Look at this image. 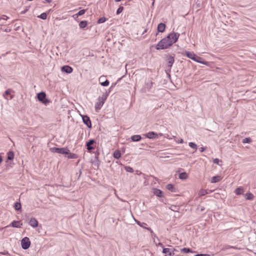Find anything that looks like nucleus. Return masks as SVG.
<instances>
[{
    "instance_id": "a19ab883",
    "label": "nucleus",
    "mask_w": 256,
    "mask_h": 256,
    "mask_svg": "<svg viewBox=\"0 0 256 256\" xmlns=\"http://www.w3.org/2000/svg\"><path fill=\"white\" fill-rule=\"evenodd\" d=\"M182 252H184L185 253H188L191 252V250L189 248H183L182 249Z\"/></svg>"
},
{
    "instance_id": "a211bd4d",
    "label": "nucleus",
    "mask_w": 256,
    "mask_h": 256,
    "mask_svg": "<svg viewBox=\"0 0 256 256\" xmlns=\"http://www.w3.org/2000/svg\"><path fill=\"white\" fill-rule=\"evenodd\" d=\"M166 188L168 190L172 192H176V189L174 187V186L172 184H168L166 186Z\"/></svg>"
},
{
    "instance_id": "052dcab7",
    "label": "nucleus",
    "mask_w": 256,
    "mask_h": 256,
    "mask_svg": "<svg viewBox=\"0 0 256 256\" xmlns=\"http://www.w3.org/2000/svg\"><path fill=\"white\" fill-rule=\"evenodd\" d=\"M102 80V77H100V78H99V80Z\"/></svg>"
},
{
    "instance_id": "8fccbe9b",
    "label": "nucleus",
    "mask_w": 256,
    "mask_h": 256,
    "mask_svg": "<svg viewBox=\"0 0 256 256\" xmlns=\"http://www.w3.org/2000/svg\"><path fill=\"white\" fill-rule=\"evenodd\" d=\"M200 152H204V151L205 150H206V148H203V147H202V148H200Z\"/></svg>"
},
{
    "instance_id": "3c124183",
    "label": "nucleus",
    "mask_w": 256,
    "mask_h": 256,
    "mask_svg": "<svg viewBox=\"0 0 256 256\" xmlns=\"http://www.w3.org/2000/svg\"><path fill=\"white\" fill-rule=\"evenodd\" d=\"M52 0H45V2H48V3H50L52 2Z\"/></svg>"
},
{
    "instance_id": "09e8293b",
    "label": "nucleus",
    "mask_w": 256,
    "mask_h": 256,
    "mask_svg": "<svg viewBox=\"0 0 256 256\" xmlns=\"http://www.w3.org/2000/svg\"><path fill=\"white\" fill-rule=\"evenodd\" d=\"M194 256H210V255L208 254H198Z\"/></svg>"
},
{
    "instance_id": "4c0bfd02",
    "label": "nucleus",
    "mask_w": 256,
    "mask_h": 256,
    "mask_svg": "<svg viewBox=\"0 0 256 256\" xmlns=\"http://www.w3.org/2000/svg\"><path fill=\"white\" fill-rule=\"evenodd\" d=\"M109 81L106 80L104 82H100V84L104 86H106L109 84Z\"/></svg>"
},
{
    "instance_id": "5fc2aeb1",
    "label": "nucleus",
    "mask_w": 256,
    "mask_h": 256,
    "mask_svg": "<svg viewBox=\"0 0 256 256\" xmlns=\"http://www.w3.org/2000/svg\"><path fill=\"white\" fill-rule=\"evenodd\" d=\"M204 210V207L201 208H200V211H201V212H202V211H203Z\"/></svg>"
},
{
    "instance_id": "423d86ee",
    "label": "nucleus",
    "mask_w": 256,
    "mask_h": 256,
    "mask_svg": "<svg viewBox=\"0 0 256 256\" xmlns=\"http://www.w3.org/2000/svg\"><path fill=\"white\" fill-rule=\"evenodd\" d=\"M84 123L88 128H92V123L90 118L86 115L82 116Z\"/></svg>"
},
{
    "instance_id": "9d476101",
    "label": "nucleus",
    "mask_w": 256,
    "mask_h": 256,
    "mask_svg": "<svg viewBox=\"0 0 256 256\" xmlns=\"http://www.w3.org/2000/svg\"><path fill=\"white\" fill-rule=\"evenodd\" d=\"M174 250H172L169 248H164L162 252L168 256H173L174 254Z\"/></svg>"
},
{
    "instance_id": "ea45409f",
    "label": "nucleus",
    "mask_w": 256,
    "mask_h": 256,
    "mask_svg": "<svg viewBox=\"0 0 256 256\" xmlns=\"http://www.w3.org/2000/svg\"><path fill=\"white\" fill-rule=\"evenodd\" d=\"M125 170L128 172H134V170L132 169V168H131L130 166H126V167H125Z\"/></svg>"
},
{
    "instance_id": "a878e982",
    "label": "nucleus",
    "mask_w": 256,
    "mask_h": 256,
    "mask_svg": "<svg viewBox=\"0 0 256 256\" xmlns=\"http://www.w3.org/2000/svg\"><path fill=\"white\" fill-rule=\"evenodd\" d=\"M254 195L250 192H247L245 195L246 198L248 200H252L254 198Z\"/></svg>"
},
{
    "instance_id": "79ce46f5",
    "label": "nucleus",
    "mask_w": 256,
    "mask_h": 256,
    "mask_svg": "<svg viewBox=\"0 0 256 256\" xmlns=\"http://www.w3.org/2000/svg\"><path fill=\"white\" fill-rule=\"evenodd\" d=\"M136 222L138 224L139 226H140L144 228V225H146V223H144V222L141 223L140 222H139L138 220H136Z\"/></svg>"
},
{
    "instance_id": "dca6fc26",
    "label": "nucleus",
    "mask_w": 256,
    "mask_h": 256,
    "mask_svg": "<svg viewBox=\"0 0 256 256\" xmlns=\"http://www.w3.org/2000/svg\"><path fill=\"white\" fill-rule=\"evenodd\" d=\"M152 84H153V83L152 82H148L146 83L145 88H144V89H142V90L144 92H146V89H147L148 90H149L152 87Z\"/></svg>"
},
{
    "instance_id": "864d4df0",
    "label": "nucleus",
    "mask_w": 256,
    "mask_h": 256,
    "mask_svg": "<svg viewBox=\"0 0 256 256\" xmlns=\"http://www.w3.org/2000/svg\"><path fill=\"white\" fill-rule=\"evenodd\" d=\"M2 157L0 156V163L2 162Z\"/></svg>"
},
{
    "instance_id": "c9c22d12",
    "label": "nucleus",
    "mask_w": 256,
    "mask_h": 256,
    "mask_svg": "<svg viewBox=\"0 0 256 256\" xmlns=\"http://www.w3.org/2000/svg\"><path fill=\"white\" fill-rule=\"evenodd\" d=\"M207 194V192L206 190H201L200 191V192H199V194L200 196H204L206 195V194Z\"/></svg>"
},
{
    "instance_id": "6ab92c4d",
    "label": "nucleus",
    "mask_w": 256,
    "mask_h": 256,
    "mask_svg": "<svg viewBox=\"0 0 256 256\" xmlns=\"http://www.w3.org/2000/svg\"><path fill=\"white\" fill-rule=\"evenodd\" d=\"M196 58H196V60H194L195 62H199V63H200L202 64H204L206 66L208 65V64H209L208 62L202 60V58L196 55Z\"/></svg>"
},
{
    "instance_id": "37998d69",
    "label": "nucleus",
    "mask_w": 256,
    "mask_h": 256,
    "mask_svg": "<svg viewBox=\"0 0 256 256\" xmlns=\"http://www.w3.org/2000/svg\"><path fill=\"white\" fill-rule=\"evenodd\" d=\"M228 248H234L237 249V248L233 246H226L222 249H228Z\"/></svg>"
},
{
    "instance_id": "473e14b6",
    "label": "nucleus",
    "mask_w": 256,
    "mask_h": 256,
    "mask_svg": "<svg viewBox=\"0 0 256 256\" xmlns=\"http://www.w3.org/2000/svg\"><path fill=\"white\" fill-rule=\"evenodd\" d=\"M38 18H40L42 20H46L47 18V14L46 12H43L39 16H38Z\"/></svg>"
},
{
    "instance_id": "7c9ffc66",
    "label": "nucleus",
    "mask_w": 256,
    "mask_h": 256,
    "mask_svg": "<svg viewBox=\"0 0 256 256\" xmlns=\"http://www.w3.org/2000/svg\"><path fill=\"white\" fill-rule=\"evenodd\" d=\"M85 12V10H80L77 14H75V16H76V18H78V16H82L84 14Z\"/></svg>"
},
{
    "instance_id": "7ed1b4c3",
    "label": "nucleus",
    "mask_w": 256,
    "mask_h": 256,
    "mask_svg": "<svg viewBox=\"0 0 256 256\" xmlns=\"http://www.w3.org/2000/svg\"><path fill=\"white\" fill-rule=\"evenodd\" d=\"M37 98L39 101L44 104L50 102V100L46 98V94L44 92H40L37 94Z\"/></svg>"
},
{
    "instance_id": "f03ea898",
    "label": "nucleus",
    "mask_w": 256,
    "mask_h": 256,
    "mask_svg": "<svg viewBox=\"0 0 256 256\" xmlns=\"http://www.w3.org/2000/svg\"><path fill=\"white\" fill-rule=\"evenodd\" d=\"M50 150L52 152H56L58 154H69V150L66 148H50Z\"/></svg>"
},
{
    "instance_id": "6e6d98bb",
    "label": "nucleus",
    "mask_w": 256,
    "mask_h": 256,
    "mask_svg": "<svg viewBox=\"0 0 256 256\" xmlns=\"http://www.w3.org/2000/svg\"><path fill=\"white\" fill-rule=\"evenodd\" d=\"M73 17H74V18H75V19L77 18H76V16H75V14H74V15L73 16Z\"/></svg>"
},
{
    "instance_id": "680f3d73",
    "label": "nucleus",
    "mask_w": 256,
    "mask_h": 256,
    "mask_svg": "<svg viewBox=\"0 0 256 256\" xmlns=\"http://www.w3.org/2000/svg\"><path fill=\"white\" fill-rule=\"evenodd\" d=\"M158 134L160 135V136H162V134H161V133L159 134Z\"/></svg>"
},
{
    "instance_id": "0eeeda50",
    "label": "nucleus",
    "mask_w": 256,
    "mask_h": 256,
    "mask_svg": "<svg viewBox=\"0 0 256 256\" xmlns=\"http://www.w3.org/2000/svg\"><path fill=\"white\" fill-rule=\"evenodd\" d=\"M183 55H186L187 57L192 60H196V58H196V54H194V52L185 51L183 54Z\"/></svg>"
},
{
    "instance_id": "603ef678",
    "label": "nucleus",
    "mask_w": 256,
    "mask_h": 256,
    "mask_svg": "<svg viewBox=\"0 0 256 256\" xmlns=\"http://www.w3.org/2000/svg\"><path fill=\"white\" fill-rule=\"evenodd\" d=\"M179 142L180 143V144L183 143L184 142V140L182 138H181Z\"/></svg>"
},
{
    "instance_id": "c85d7f7f",
    "label": "nucleus",
    "mask_w": 256,
    "mask_h": 256,
    "mask_svg": "<svg viewBox=\"0 0 256 256\" xmlns=\"http://www.w3.org/2000/svg\"><path fill=\"white\" fill-rule=\"evenodd\" d=\"M107 98V94H103L102 96L98 98V101H101L104 103L105 100Z\"/></svg>"
},
{
    "instance_id": "4468645a",
    "label": "nucleus",
    "mask_w": 256,
    "mask_h": 256,
    "mask_svg": "<svg viewBox=\"0 0 256 256\" xmlns=\"http://www.w3.org/2000/svg\"><path fill=\"white\" fill-rule=\"evenodd\" d=\"M166 28V24L164 23H160L158 24L157 30L158 32H162Z\"/></svg>"
},
{
    "instance_id": "ddd939ff",
    "label": "nucleus",
    "mask_w": 256,
    "mask_h": 256,
    "mask_svg": "<svg viewBox=\"0 0 256 256\" xmlns=\"http://www.w3.org/2000/svg\"><path fill=\"white\" fill-rule=\"evenodd\" d=\"M38 224V221L35 218H32L29 222V224L33 228L37 227Z\"/></svg>"
},
{
    "instance_id": "412c9836",
    "label": "nucleus",
    "mask_w": 256,
    "mask_h": 256,
    "mask_svg": "<svg viewBox=\"0 0 256 256\" xmlns=\"http://www.w3.org/2000/svg\"><path fill=\"white\" fill-rule=\"evenodd\" d=\"M222 178L220 176H214L212 178L211 182L212 183H216L220 182Z\"/></svg>"
},
{
    "instance_id": "39448f33",
    "label": "nucleus",
    "mask_w": 256,
    "mask_h": 256,
    "mask_svg": "<svg viewBox=\"0 0 256 256\" xmlns=\"http://www.w3.org/2000/svg\"><path fill=\"white\" fill-rule=\"evenodd\" d=\"M168 66L169 68V71H170L171 68L174 62V56L168 55L166 57Z\"/></svg>"
},
{
    "instance_id": "69168bd1",
    "label": "nucleus",
    "mask_w": 256,
    "mask_h": 256,
    "mask_svg": "<svg viewBox=\"0 0 256 256\" xmlns=\"http://www.w3.org/2000/svg\"><path fill=\"white\" fill-rule=\"evenodd\" d=\"M1 58V56H0V58Z\"/></svg>"
},
{
    "instance_id": "cd10ccee",
    "label": "nucleus",
    "mask_w": 256,
    "mask_h": 256,
    "mask_svg": "<svg viewBox=\"0 0 256 256\" xmlns=\"http://www.w3.org/2000/svg\"><path fill=\"white\" fill-rule=\"evenodd\" d=\"M14 208L16 210H21V208H22L21 204L19 202H16L14 205Z\"/></svg>"
},
{
    "instance_id": "bb28decb",
    "label": "nucleus",
    "mask_w": 256,
    "mask_h": 256,
    "mask_svg": "<svg viewBox=\"0 0 256 256\" xmlns=\"http://www.w3.org/2000/svg\"><path fill=\"white\" fill-rule=\"evenodd\" d=\"M188 178V174L186 172H182L179 174V178L181 180H186Z\"/></svg>"
},
{
    "instance_id": "6e6552de",
    "label": "nucleus",
    "mask_w": 256,
    "mask_h": 256,
    "mask_svg": "<svg viewBox=\"0 0 256 256\" xmlns=\"http://www.w3.org/2000/svg\"><path fill=\"white\" fill-rule=\"evenodd\" d=\"M95 143H96V141L94 139H91V140H89L88 142H86V146L87 150H88V151L90 152L92 150L94 149V148L93 146H92V145L94 144Z\"/></svg>"
},
{
    "instance_id": "4d7b16f0",
    "label": "nucleus",
    "mask_w": 256,
    "mask_h": 256,
    "mask_svg": "<svg viewBox=\"0 0 256 256\" xmlns=\"http://www.w3.org/2000/svg\"><path fill=\"white\" fill-rule=\"evenodd\" d=\"M5 31H6V32H10V30L6 29V30H5Z\"/></svg>"
},
{
    "instance_id": "72a5a7b5",
    "label": "nucleus",
    "mask_w": 256,
    "mask_h": 256,
    "mask_svg": "<svg viewBox=\"0 0 256 256\" xmlns=\"http://www.w3.org/2000/svg\"><path fill=\"white\" fill-rule=\"evenodd\" d=\"M68 154V158H78L77 155L74 154H71L69 152V154Z\"/></svg>"
},
{
    "instance_id": "e2e57ef3",
    "label": "nucleus",
    "mask_w": 256,
    "mask_h": 256,
    "mask_svg": "<svg viewBox=\"0 0 256 256\" xmlns=\"http://www.w3.org/2000/svg\"><path fill=\"white\" fill-rule=\"evenodd\" d=\"M147 229L150 230V228H146Z\"/></svg>"
},
{
    "instance_id": "0e129e2a",
    "label": "nucleus",
    "mask_w": 256,
    "mask_h": 256,
    "mask_svg": "<svg viewBox=\"0 0 256 256\" xmlns=\"http://www.w3.org/2000/svg\"><path fill=\"white\" fill-rule=\"evenodd\" d=\"M153 0L154 1V0ZM154 2H153V4H154Z\"/></svg>"
},
{
    "instance_id": "2f4dec72",
    "label": "nucleus",
    "mask_w": 256,
    "mask_h": 256,
    "mask_svg": "<svg viewBox=\"0 0 256 256\" xmlns=\"http://www.w3.org/2000/svg\"><path fill=\"white\" fill-rule=\"evenodd\" d=\"M236 193L238 195L241 194L243 192V190L241 188H238L236 190Z\"/></svg>"
},
{
    "instance_id": "13d9d810",
    "label": "nucleus",
    "mask_w": 256,
    "mask_h": 256,
    "mask_svg": "<svg viewBox=\"0 0 256 256\" xmlns=\"http://www.w3.org/2000/svg\"><path fill=\"white\" fill-rule=\"evenodd\" d=\"M116 2H119L121 1L122 0H114Z\"/></svg>"
},
{
    "instance_id": "aec40b11",
    "label": "nucleus",
    "mask_w": 256,
    "mask_h": 256,
    "mask_svg": "<svg viewBox=\"0 0 256 256\" xmlns=\"http://www.w3.org/2000/svg\"><path fill=\"white\" fill-rule=\"evenodd\" d=\"M104 104V102H102L101 101H99L96 104L95 110L96 112H98Z\"/></svg>"
},
{
    "instance_id": "f8f14e48",
    "label": "nucleus",
    "mask_w": 256,
    "mask_h": 256,
    "mask_svg": "<svg viewBox=\"0 0 256 256\" xmlns=\"http://www.w3.org/2000/svg\"><path fill=\"white\" fill-rule=\"evenodd\" d=\"M158 134L156 133L150 132L145 134V136L148 138H155L158 137Z\"/></svg>"
},
{
    "instance_id": "20e7f679",
    "label": "nucleus",
    "mask_w": 256,
    "mask_h": 256,
    "mask_svg": "<svg viewBox=\"0 0 256 256\" xmlns=\"http://www.w3.org/2000/svg\"><path fill=\"white\" fill-rule=\"evenodd\" d=\"M22 247L24 250L28 249L30 245V242L28 237H24L21 240Z\"/></svg>"
},
{
    "instance_id": "b1692460",
    "label": "nucleus",
    "mask_w": 256,
    "mask_h": 256,
    "mask_svg": "<svg viewBox=\"0 0 256 256\" xmlns=\"http://www.w3.org/2000/svg\"><path fill=\"white\" fill-rule=\"evenodd\" d=\"M14 158V153L13 152H8L7 154V160H12Z\"/></svg>"
},
{
    "instance_id": "de8ad7c7",
    "label": "nucleus",
    "mask_w": 256,
    "mask_h": 256,
    "mask_svg": "<svg viewBox=\"0 0 256 256\" xmlns=\"http://www.w3.org/2000/svg\"><path fill=\"white\" fill-rule=\"evenodd\" d=\"M178 207L176 206H171V210L174 211H177Z\"/></svg>"
},
{
    "instance_id": "4be33fe9",
    "label": "nucleus",
    "mask_w": 256,
    "mask_h": 256,
    "mask_svg": "<svg viewBox=\"0 0 256 256\" xmlns=\"http://www.w3.org/2000/svg\"><path fill=\"white\" fill-rule=\"evenodd\" d=\"M114 157L118 160L121 157V153L119 150H116L113 154Z\"/></svg>"
},
{
    "instance_id": "c756f323",
    "label": "nucleus",
    "mask_w": 256,
    "mask_h": 256,
    "mask_svg": "<svg viewBox=\"0 0 256 256\" xmlns=\"http://www.w3.org/2000/svg\"><path fill=\"white\" fill-rule=\"evenodd\" d=\"M252 140L251 138H246L242 140V142L244 144H246V143L249 144V143H250L252 142Z\"/></svg>"
},
{
    "instance_id": "2eb2a0df",
    "label": "nucleus",
    "mask_w": 256,
    "mask_h": 256,
    "mask_svg": "<svg viewBox=\"0 0 256 256\" xmlns=\"http://www.w3.org/2000/svg\"><path fill=\"white\" fill-rule=\"evenodd\" d=\"M154 194L160 198H162L163 196V192L161 190L158 189V188H154Z\"/></svg>"
},
{
    "instance_id": "a18cd8bd",
    "label": "nucleus",
    "mask_w": 256,
    "mask_h": 256,
    "mask_svg": "<svg viewBox=\"0 0 256 256\" xmlns=\"http://www.w3.org/2000/svg\"><path fill=\"white\" fill-rule=\"evenodd\" d=\"M219 162H220V160L218 158H214V159L213 160V162L215 164H219Z\"/></svg>"
},
{
    "instance_id": "f704fd0d",
    "label": "nucleus",
    "mask_w": 256,
    "mask_h": 256,
    "mask_svg": "<svg viewBox=\"0 0 256 256\" xmlns=\"http://www.w3.org/2000/svg\"><path fill=\"white\" fill-rule=\"evenodd\" d=\"M188 144H189V146L192 148L196 150L198 148L197 145L194 142H189Z\"/></svg>"
},
{
    "instance_id": "f3484780",
    "label": "nucleus",
    "mask_w": 256,
    "mask_h": 256,
    "mask_svg": "<svg viewBox=\"0 0 256 256\" xmlns=\"http://www.w3.org/2000/svg\"><path fill=\"white\" fill-rule=\"evenodd\" d=\"M10 226L14 228H20L22 224H20V221L14 220L11 223Z\"/></svg>"
},
{
    "instance_id": "49530a36",
    "label": "nucleus",
    "mask_w": 256,
    "mask_h": 256,
    "mask_svg": "<svg viewBox=\"0 0 256 256\" xmlns=\"http://www.w3.org/2000/svg\"><path fill=\"white\" fill-rule=\"evenodd\" d=\"M94 154H95V158L96 160H98V155H99L98 151L96 150V152H94Z\"/></svg>"
},
{
    "instance_id": "e433bc0d",
    "label": "nucleus",
    "mask_w": 256,
    "mask_h": 256,
    "mask_svg": "<svg viewBox=\"0 0 256 256\" xmlns=\"http://www.w3.org/2000/svg\"><path fill=\"white\" fill-rule=\"evenodd\" d=\"M106 21V18L104 17L100 18L98 19V24H102Z\"/></svg>"
},
{
    "instance_id": "58836bf2",
    "label": "nucleus",
    "mask_w": 256,
    "mask_h": 256,
    "mask_svg": "<svg viewBox=\"0 0 256 256\" xmlns=\"http://www.w3.org/2000/svg\"><path fill=\"white\" fill-rule=\"evenodd\" d=\"M124 8L123 6H120L116 10V14H119L120 13H121L124 10Z\"/></svg>"
},
{
    "instance_id": "9b49d317",
    "label": "nucleus",
    "mask_w": 256,
    "mask_h": 256,
    "mask_svg": "<svg viewBox=\"0 0 256 256\" xmlns=\"http://www.w3.org/2000/svg\"><path fill=\"white\" fill-rule=\"evenodd\" d=\"M14 92V91L8 88L5 91L4 94V96L6 99L8 100V98L7 97L5 96V95L10 96V100L14 98V95L12 94V92Z\"/></svg>"
},
{
    "instance_id": "f257e3e1",
    "label": "nucleus",
    "mask_w": 256,
    "mask_h": 256,
    "mask_svg": "<svg viewBox=\"0 0 256 256\" xmlns=\"http://www.w3.org/2000/svg\"><path fill=\"white\" fill-rule=\"evenodd\" d=\"M180 36L178 33H170L167 36L161 40L156 46V49L164 50L176 42Z\"/></svg>"
},
{
    "instance_id": "393cba45",
    "label": "nucleus",
    "mask_w": 256,
    "mask_h": 256,
    "mask_svg": "<svg viewBox=\"0 0 256 256\" xmlns=\"http://www.w3.org/2000/svg\"><path fill=\"white\" fill-rule=\"evenodd\" d=\"M88 24V22L86 20L81 21L79 24L80 28H84Z\"/></svg>"
},
{
    "instance_id": "5701e85b",
    "label": "nucleus",
    "mask_w": 256,
    "mask_h": 256,
    "mask_svg": "<svg viewBox=\"0 0 256 256\" xmlns=\"http://www.w3.org/2000/svg\"><path fill=\"white\" fill-rule=\"evenodd\" d=\"M141 138H142L140 135H134L131 137V139L133 142H138Z\"/></svg>"
},
{
    "instance_id": "1a4fd4ad",
    "label": "nucleus",
    "mask_w": 256,
    "mask_h": 256,
    "mask_svg": "<svg viewBox=\"0 0 256 256\" xmlns=\"http://www.w3.org/2000/svg\"><path fill=\"white\" fill-rule=\"evenodd\" d=\"M62 70L67 74H70L72 72L73 69L71 66L66 65L62 68Z\"/></svg>"
},
{
    "instance_id": "bf43d9fd",
    "label": "nucleus",
    "mask_w": 256,
    "mask_h": 256,
    "mask_svg": "<svg viewBox=\"0 0 256 256\" xmlns=\"http://www.w3.org/2000/svg\"><path fill=\"white\" fill-rule=\"evenodd\" d=\"M116 85V84H114V86H112L110 88H111L112 87H113L114 86Z\"/></svg>"
},
{
    "instance_id": "c03bdc74",
    "label": "nucleus",
    "mask_w": 256,
    "mask_h": 256,
    "mask_svg": "<svg viewBox=\"0 0 256 256\" xmlns=\"http://www.w3.org/2000/svg\"><path fill=\"white\" fill-rule=\"evenodd\" d=\"M7 18H8L7 16H3L2 18H0V22L2 24H4V22H2V20H6Z\"/></svg>"
}]
</instances>
